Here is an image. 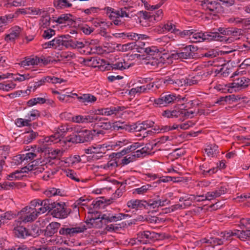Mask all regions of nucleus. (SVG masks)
<instances>
[{
    "label": "nucleus",
    "mask_w": 250,
    "mask_h": 250,
    "mask_svg": "<svg viewBox=\"0 0 250 250\" xmlns=\"http://www.w3.org/2000/svg\"><path fill=\"white\" fill-rule=\"evenodd\" d=\"M152 188V186L151 185L146 184L140 188L135 189L133 193L138 194H144L148 190L151 189Z\"/></svg>",
    "instance_id": "obj_40"
},
{
    "label": "nucleus",
    "mask_w": 250,
    "mask_h": 250,
    "mask_svg": "<svg viewBox=\"0 0 250 250\" xmlns=\"http://www.w3.org/2000/svg\"><path fill=\"white\" fill-rule=\"evenodd\" d=\"M110 65V64H108ZM129 65H127V63L124 62V63L122 62H117L115 63H112L110 64V68L112 70H123L124 69L128 68Z\"/></svg>",
    "instance_id": "obj_37"
},
{
    "label": "nucleus",
    "mask_w": 250,
    "mask_h": 250,
    "mask_svg": "<svg viewBox=\"0 0 250 250\" xmlns=\"http://www.w3.org/2000/svg\"><path fill=\"white\" fill-rule=\"evenodd\" d=\"M66 175L67 177L76 182H79L80 181V179L77 177L76 173L72 170L68 169V170H66Z\"/></svg>",
    "instance_id": "obj_61"
},
{
    "label": "nucleus",
    "mask_w": 250,
    "mask_h": 250,
    "mask_svg": "<svg viewBox=\"0 0 250 250\" xmlns=\"http://www.w3.org/2000/svg\"><path fill=\"white\" fill-rule=\"evenodd\" d=\"M29 9L31 11V13L35 15H41L42 14H44L46 11L44 10V9H39L37 8H29Z\"/></svg>",
    "instance_id": "obj_63"
},
{
    "label": "nucleus",
    "mask_w": 250,
    "mask_h": 250,
    "mask_svg": "<svg viewBox=\"0 0 250 250\" xmlns=\"http://www.w3.org/2000/svg\"><path fill=\"white\" fill-rule=\"evenodd\" d=\"M17 220L15 221L14 225H16V226L14 227L13 230L15 236L19 238H25L27 236H28L29 230L25 227L20 226L21 224L20 223L17 225Z\"/></svg>",
    "instance_id": "obj_13"
},
{
    "label": "nucleus",
    "mask_w": 250,
    "mask_h": 250,
    "mask_svg": "<svg viewBox=\"0 0 250 250\" xmlns=\"http://www.w3.org/2000/svg\"><path fill=\"white\" fill-rule=\"evenodd\" d=\"M201 5L206 10H209L214 13L217 12V9L220 6V3L215 1H209V0H204L201 1ZM215 15V14H213Z\"/></svg>",
    "instance_id": "obj_12"
},
{
    "label": "nucleus",
    "mask_w": 250,
    "mask_h": 250,
    "mask_svg": "<svg viewBox=\"0 0 250 250\" xmlns=\"http://www.w3.org/2000/svg\"><path fill=\"white\" fill-rule=\"evenodd\" d=\"M94 136L91 130H78L66 137L64 141L76 144L87 143L93 140Z\"/></svg>",
    "instance_id": "obj_2"
},
{
    "label": "nucleus",
    "mask_w": 250,
    "mask_h": 250,
    "mask_svg": "<svg viewBox=\"0 0 250 250\" xmlns=\"http://www.w3.org/2000/svg\"><path fill=\"white\" fill-rule=\"evenodd\" d=\"M126 3L127 1H123V5L124 7L120 8L117 10V16L120 17V18L129 17V14L132 12L131 9L132 7L127 5Z\"/></svg>",
    "instance_id": "obj_16"
},
{
    "label": "nucleus",
    "mask_w": 250,
    "mask_h": 250,
    "mask_svg": "<svg viewBox=\"0 0 250 250\" xmlns=\"http://www.w3.org/2000/svg\"><path fill=\"white\" fill-rule=\"evenodd\" d=\"M146 201L141 200H131L127 202V206L128 208L135 209H141L142 208H146Z\"/></svg>",
    "instance_id": "obj_19"
},
{
    "label": "nucleus",
    "mask_w": 250,
    "mask_h": 250,
    "mask_svg": "<svg viewBox=\"0 0 250 250\" xmlns=\"http://www.w3.org/2000/svg\"><path fill=\"white\" fill-rule=\"evenodd\" d=\"M47 81L46 77H43L40 81L35 82L33 83H32L30 85H29L28 87V89H27V90L30 91L31 89L33 88V90L35 91L38 87L44 84Z\"/></svg>",
    "instance_id": "obj_42"
},
{
    "label": "nucleus",
    "mask_w": 250,
    "mask_h": 250,
    "mask_svg": "<svg viewBox=\"0 0 250 250\" xmlns=\"http://www.w3.org/2000/svg\"><path fill=\"white\" fill-rule=\"evenodd\" d=\"M126 226V224L125 222H122L119 224H111L109 225H107L106 227V229L108 231H117L119 230L120 229H122L123 228L125 227Z\"/></svg>",
    "instance_id": "obj_44"
},
{
    "label": "nucleus",
    "mask_w": 250,
    "mask_h": 250,
    "mask_svg": "<svg viewBox=\"0 0 250 250\" xmlns=\"http://www.w3.org/2000/svg\"><path fill=\"white\" fill-rule=\"evenodd\" d=\"M216 32H206L203 33L204 41H215Z\"/></svg>",
    "instance_id": "obj_53"
},
{
    "label": "nucleus",
    "mask_w": 250,
    "mask_h": 250,
    "mask_svg": "<svg viewBox=\"0 0 250 250\" xmlns=\"http://www.w3.org/2000/svg\"><path fill=\"white\" fill-rule=\"evenodd\" d=\"M161 28L160 30L158 29V31L160 33L164 32L166 31L171 32L175 34H178L179 31V30L176 29L175 25L171 22H167L166 24L162 25V26H160Z\"/></svg>",
    "instance_id": "obj_24"
},
{
    "label": "nucleus",
    "mask_w": 250,
    "mask_h": 250,
    "mask_svg": "<svg viewBox=\"0 0 250 250\" xmlns=\"http://www.w3.org/2000/svg\"><path fill=\"white\" fill-rule=\"evenodd\" d=\"M13 214L11 211H7L2 215H0V220H1V222L4 223L6 220H11L13 218Z\"/></svg>",
    "instance_id": "obj_58"
},
{
    "label": "nucleus",
    "mask_w": 250,
    "mask_h": 250,
    "mask_svg": "<svg viewBox=\"0 0 250 250\" xmlns=\"http://www.w3.org/2000/svg\"><path fill=\"white\" fill-rule=\"evenodd\" d=\"M40 214L36 208L26 206L19 213L20 216L16 222L18 224L19 223L21 224L22 222L26 223L33 222L36 219Z\"/></svg>",
    "instance_id": "obj_4"
},
{
    "label": "nucleus",
    "mask_w": 250,
    "mask_h": 250,
    "mask_svg": "<svg viewBox=\"0 0 250 250\" xmlns=\"http://www.w3.org/2000/svg\"><path fill=\"white\" fill-rule=\"evenodd\" d=\"M250 20H247V19H242L239 17H232L228 20V22L230 23H234L235 24H238L241 23H244L246 24L247 22H250Z\"/></svg>",
    "instance_id": "obj_45"
},
{
    "label": "nucleus",
    "mask_w": 250,
    "mask_h": 250,
    "mask_svg": "<svg viewBox=\"0 0 250 250\" xmlns=\"http://www.w3.org/2000/svg\"><path fill=\"white\" fill-rule=\"evenodd\" d=\"M87 228L84 225L77 227H70L68 225H63L59 230V233L66 237H71L76 234L83 232Z\"/></svg>",
    "instance_id": "obj_6"
},
{
    "label": "nucleus",
    "mask_w": 250,
    "mask_h": 250,
    "mask_svg": "<svg viewBox=\"0 0 250 250\" xmlns=\"http://www.w3.org/2000/svg\"><path fill=\"white\" fill-rule=\"evenodd\" d=\"M67 36L69 35H63L55 38L52 40V43L54 44V48H57L61 46H65L68 48V40H64L67 39Z\"/></svg>",
    "instance_id": "obj_20"
},
{
    "label": "nucleus",
    "mask_w": 250,
    "mask_h": 250,
    "mask_svg": "<svg viewBox=\"0 0 250 250\" xmlns=\"http://www.w3.org/2000/svg\"><path fill=\"white\" fill-rule=\"evenodd\" d=\"M147 205H146V208H148L149 207L150 208H159L158 201L157 200L151 199L148 201H146Z\"/></svg>",
    "instance_id": "obj_55"
},
{
    "label": "nucleus",
    "mask_w": 250,
    "mask_h": 250,
    "mask_svg": "<svg viewBox=\"0 0 250 250\" xmlns=\"http://www.w3.org/2000/svg\"><path fill=\"white\" fill-rule=\"evenodd\" d=\"M54 5L57 9H62L65 7H70L72 4L67 0H54Z\"/></svg>",
    "instance_id": "obj_32"
},
{
    "label": "nucleus",
    "mask_w": 250,
    "mask_h": 250,
    "mask_svg": "<svg viewBox=\"0 0 250 250\" xmlns=\"http://www.w3.org/2000/svg\"><path fill=\"white\" fill-rule=\"evenodd\" d=\"M198 47L192 45H187L181 48L179 51L171 54V58L173 59H190L196 57Z\"/></svg>",
    "instance_id": "obj_3"
},
{
    "label": "nucleus",
    "mask_w": 250,
    "mask_h": 250,
    "mask_svg": "<svg viewBox=\"0 0 250 250\" xmlns=\"http://www.w3.org/2000/svg\"><path fill=\"white\" fill-rule=\"evenodd\" d=\"M110 20L112 21L113 23L117 26L123 27L125 25V22L124 21L120 19V17L114 15V16H110Z\"/></svg>",
    "instance_id": "obj_48"
},
{
    "label": "nucleus",
    "mask_w": 250,
    "mask_h": 250,
    "mask_svg": "<svg viewBox=\"0 0 250 250\" xmlns=\"http://www.w3.org/2000/svg\"><path fill=\"white\" fill-rule=\"evenodd\" d=\"M61 224L58 222H51L46 227L44 230V235L46 237H51L53 236L58 231L60 227Z\"/></svg>",
    "instance_id": "obj_17"
},
{
    "label": "nucleus",
    "mask_w": 250,
    "mask_h": 250,
    "mask_svg": "<svg viewBox=\"0 0 250 250\" xmlns=\"http://www.w3.org/2000/svg\"><path fill=\"white\" fill-rule=\"evenodd\" d=\"M25 134L23 140V143L25 144L30 143L38 136V133L33 130L27 132Z\"/></svg>",
    "instance_id": "obj_28"
},
{
    "label": "nucleus",
    "mask_w": 250,
    "mask_h": 250,
    "mask_svg": "<svg viewBox=\"0 0 250 250\" xmlns=\"http://www.w3.org/2000/svg\"><path fill=\"white\" fill-rule=\"evenodd\" d=\"M161 57H152L151 59H149L147 64H149L154 67H158L160 64H161Z\"/></svg>",
    "instance_id": "obj_49"
},
{
    "label": "nucleus",
    "mask_w": 250,
    "mask_h": 250,
    "mask_svg": "<svg viewBox=\"0 0 250 250\" xmlns=\"http://www.w3.org/2000/svg\"><path fill=\"white\" fill-rule=\"evenodd\" d=\"M228 231H224L220 233V237L221 238H213V237H210L209 239L205 238L203 239H202L199 241H197V243L198 244H208L210 246H213V245H220L223 244L224 241L230 240V239H225V237L223 236V233H227Z\"/></svg>",
    "instance_id": "obj_9"
},
{
    "label": "nucleus",
    "mask_w": 250,
    "mask_h": 250,
    "mask_svg": "<svg viewBox=\"0 0 250 250\" xmlns=\"http://www.w3.org/2000/svg\"><path fill=\"white\" fill-rule=\"evenodd\" d=\"M89 214L90 221L95 223L94 227L97 228H101L103 223L117 222L129 217L128 214L122 213H113L111 211H107L102 215L98 211L89 212Z\"/></svg>",
    "instance_id": "obj_1"
},
{
    "label": "nucleus",
    "mask_w": 250,
    "mask_h": 250,
    "mask_svg": "<svg viewBox=\"0 0 250 250\" xmlns=\"http://www.w3.org/2000/svg\"><path fill=\"white\" fill-rule=\"evenodd\" d=\"M250 82V79H247L246 77H242L234 80V81L229 84V87L230 88L239 87H242L246 88L248 86L249 83Z\"/></svg>",
    "instance_id": "obj_18"
},
{
    "label": "nucleus",
    "mask_w": 250,
    "mask_h": 250,
    "mask_svg": "<svg viewBox=\"0 0 250 250\" xmlns=\"http://www.w3.org/2000/svg\"><path fill=\"white\" fill-rule=\"evenodd\" d=\"M205 152L208 156L213 157L219 152L218 146L215 144L208 146L207 148L205 149Z\"/></svg>",
    "instance_id": "obj_31"
},
{
    "label": "nucleus",
    "mask_w": 250,
    "mask_h": 250,
    "mask_svg": "<svg viewBox=\"0 0 250 250\" xmlns=\"http://www.w3.org/2000/svg\"><path fill=\"white\" fill-rule=\"evenodd\" d=\"M21 32V28L18 26H14L11 29L10 33L5 36V40L8 41H14L18 38Z\"/></svg>",
    "instance_id": "obj_21"
},
{
    "label": "nucleus",
    "mask_w": 250,
    "mask_h": 250,
    "mask_svg": "<svg viewBox=\"0 0 250 250\" xmlns=\"http://www.w3.org/2000/svg\"><path fill=\"white\" fill-rule=\"evenodd\" d=\"M112 125L113 130H119V129H123L128 131H131L132 129L131 126L120 122H116L113 124H112Z\"/></svg>",
    "instance_id": "obj_27"
},
{
    "label": "nucleus",
    "mask_w": 250,
    "mask_h": 250,
    "mask_svg": "<svg viewBox=\"0 0 250 250\" xmlns=\"http://www.w3.org/2000/svg\"><path fill=\"white\" fill-rule=\"evenodd\" d=\"M51 22V18L48 12H46L43 14L41 19L40 25L41 27L44 28L50 26Z\"/></svg>",
    "instance_id": "obj_35"
},
{
    "label": "nucleus",
    "mask_w": 250,
    "mask_h": 250,
    "mask_svg": "<svg viewBox=\"0 0 250 250\" xmlns=\"http://www.w3.org/2000/svg\"><path fill=\"white\" fill-rule=\"evenodd\" d=\"M76 18L70 14H62L57 19L54 20L53 22L59 24L67 23V25H72L75 22Z\"/></svg>",
    "instance_id": "obj_11"
},
{
    "label": "nucleus",
    "mask_w": 250,
    "mask_h": 250,
    "mask_svg": "<svg viewBox=\"0 0 250 250\" xmlns=\"http://www.w3.org/2000/svg\"><path fill=\"white\" fill-rule=\"evenodd\" d=\"M163 11L162 10H158L155 13L152 12V21H159L162 18Z\"/></svg>",
    "instance_id": "obj_64"
},
{
    "label": "nucleus",
    "mask_w": 250,
    "mask_h": 250,
    "mask_svg": "<svg viewBox=\"0 0 250 250\" xmlns=\"http://www.w3.org/2000/svg\"><path fill=\"white\" fill-rule=\"evenodd\" d=\"M44 194L48 197H51L56 195H62L61 191L60 189H57L54 188H50L44 192Z\"/></svg>",
    "instance_id": "obj_43"
},
{
    "label": "nucleus",
    "mask_w": 250,
    "mask_h": 250,
    "mask_svg": "<svg viewBox=\"0 0 250 250\" xmlns=\"http://www.w3.org/2000/svg\"><path fill=\"white\" fill-rule=\"evenodd\" d=\"M98 117V116H97V115H89L84 116V123H96Z\"/></svg>",
    "instance_id": "obj_59"
},
{
    "label": "nucleus",
    "mask_w": 250,
    "mask_h": 250,
    "mask_svg": "<svg viewBox=\"0 0 250 250\" xmlns=\"http://www.w3.org/2000/svg\"><path fill=\"white\" fill-rule=\"evenodd\" d=\"M142 49L147 55L152 57L154 56L156 57H160L159 51L155 46L146 47V48H143Z\"/></svg>",
    "instance_id": "obj_29"
},
{
    "label": "nucleus",
    "mask_w": 250,
    "mask_h": 250,
    "mask_svg": "<svg viewBox=\"0 0 250 250\" xmlns=\"http://www.w3.org/2000/svg\"><path fill=\"white\" fill-rule=\"evenodd\" d=\"M80 29L86 35H89L94 30L93 27L89 26L87 24H84L82 26H80Z\"/></svg>",
    "instance_id": "obj_56"
},
{
    "label": "nucleus",
    "mask_w": 250,
    "mask_h": 250,
    "mask_svg": "<svg viewBox=\"0 0 250 250\" xmlns=\"http://www.w3.org/2000/svg\"><path fill=\"white\" fill-rule=\"evenodd\" d=\"M185 99V97L181 99L179 95H176L174 93L167 92L162 94L159 98L154 99V104L159 107H164L169 104L179 102L181 100L184 101Z\"/></svg>",
    "instance_id": "obj_5"
},
{
    "label": "nucleus",
    "mask_w": 250,
    "mask_h": 250,
    "mask_svg": "<svg viewBox=\"0 0 250 250\" xmlns=\"http://www.w3.org/2000/svg\"><path fill=\"white\" fill-rule=\"evenodd\" d=\"M123 108L124 107L116 106L111 107L110 108L102 109L99 110V114L107 116L116 115L119 111L122 110Z\"/></svg>",
    "instance_id": "obj_23"
},
{
    "label": "nucleus",
    "mask_w": 250,
    "mask_h": 250,
    "mask_svg": "<svg viewBox=\"0 0 250 250\" xmlns=\"http://www.w3.org/2000/svg\"><path fill=\"white\" fill-rule=\"evenodd\" d=\"M55 202L51 201L50 199H45L40 201L41 207L37 208L39 212L41 213H44L46 211H50L52 210V208Z\"/></svg>",
    "instance_id": "obj_15"
},
{
    "label": "nucleus",
    "mask_w": 250,
    "mask_h": 250,
    "mask_svg": "<svg viewBox=\"0 0 250 250\" xmlns=\"http://www.w3.org/2000/svg\"><path fill=\"white\" fill-rule=\"evenodd\" d=\"M46 102V100L43 98H35L30 99L27 102L28 106H33L37 104H44Z\"/></svg>",
    "instance_id": "obj_46"
},
{
    "label": "nucleus",
    "mask_w": 250,
    "mask_h": 250,
    "mask_svg": "<svg viewBox=\"0 0 250 250\" xmlns=\"http://www.w3.org/2000/svg\"><path fill=\"white\" fill-rule=\"evenodd\" d=\"M112 199L106 200L104 197H101L95 201L94 206L95 208H104L105 205L110 204L112 202Z\"/></svg>",
    "instance_id": "obj_34"
},
{
    "label": "nucleus",
    "mask_w": 250,
    "mask_h": 250,
    "mask_svg": "<svg viewBox=\"0 0 250 250\" xmlns=\"http://www.w3.org/2000/svg\"><path fill=\"white\" fill-rule=\"evenodd\" d=\"M30 122L31 120L27 118L25 119L18 118L16 120L15 124L18 127H22L29 125Z\"/></svg>",
    "instance_id": "obj_52"
},
{
    "label": "nucleus",
    "mask_w": 250,
    "mask_h": 250,
    "mask_svg": "<svg viewBox=\"0 0 250 250\" xmlns=\"http://www.w3.org/2000/svg\"><path fill=\"white\" fill-rule=\"evenodd\" d=\"M71 209L65 207L64 203L62 204L55 202L52 209L51 214L53 217L59 219H63L67 217Z\"/></svg>",
    "instance_id": "obj_7"
},
{
    "label": "nucleus",
    "mask_w": 250,
    "mask_h": 250,
    "mask_svg": "<svg viewBox=\"0 0 250 250\" xmlns=\"http://www.w3.org/2000/svg\"><path fill=\"white\" fill-rule=\"evenodd\" d=\"M37 155L34 152H29L27 153L25 155L23 154L22 155H20L19 156H16L17 158H19L21 160V162L23 161H30L33 160L36 157Z\"/></svg>",
    "instance_id": "obj_39"
},
{
    "label": "nucleus",
    "mask_w": 250,
    "mask_h": 250,
    "mask_svg": "<svg viewBox=\"0 0 250 250\" xmlns=\"http://www.w3.org/2000/svg\"><path fill=\"white\" fill-rule=\"evenodd\" d=\"M145 43L144 42H142L141 41H137L136 42H133L129 44H127L125 45L124 46L125 47V49H126V47L128 46V48H131L132 49H136L138 50V52L140 53H143L144 52L143 48H146L145 47Z\"/></svg>",
    "instance_id": "obj_25"
},
{
    "label": "nucleus",
    "mask_w": 250,
    "mask_h": 250,
    "mask_svg": "<svg viewBox=\"0 0 250 250\" xmlns=\"http://www.w3.org/2000/svg\"><path fill=\"white\" fill-rule=\"evenodd\" d=\"M202 77L200 75L195 76L190 78H186L185 79L186 86H191L197 84L201 80Z\"/></svg>",
    "instance_id": "obj_33"
},
{
    "label": "nucleus",
    "mask_w": 250,
    "mask_h": 250,
    "mask_svg": "<svg viewBox=\"0 0 250 250\" xmlns=\"http://www.w3.org/2000/svg\"><path fill=\"white\" fill-rule=\"evenodd\" d=\"M156 146L154 145V144L151 143H147L145 145V146L141 148L142 150L144 152V153L146 156L151 154V151L153 149V148Z\"/></svg>",
    "instance_id": "obj_50"
},
{
    "label": "nucleus",
    "mask_w": 250,
    "mask_h": 250,
    "mask_svg": "<svg viewBox=\"0 0 250 250\" xmlns=\"http://www.w3.org/2000/svg\"><path fill=\"white\" fill-rule=\"evenodd\" d=\"M84 62H91V65L94 67L99 65H104L105 63V60L101 59L98 57H93L90 58H88L86 60H85Z\"/></svg>",
    "instance_id": "obj_30"
},
{
    "label": "nucleus",
    "mask_w": 250,
    "mask_h": 250,
    "mask_svg": "<svg viewBox=\"0 0 250 250\" xmlns=\"http://www.w3.org/2000/svg\"><path fill=\"white\" fill-rule=\"evenodd\" d=\"M40 116V112L38 110L34 109L32 110L25 117L27 119H30L31 121L34 120L37 117Z\"/></svg>",
    "instance_id": "obj_54"
},
{
    "label": "nucleus",
    "mask_w": 250,
    "mask_h": 250,
    "mask_svg": "<svg viewBox=\"0 0 250 250\" xmlns=\"http://www.w3.org/2000/svg\"><path fill=\"white\" fill-rule=\"evenodd\" d=\"M203 32H197L196 30H193V34L192 35L191 37H190V39L191 42H201L204 41V37H203Z\"/></svg>",
    "instance_id": "obj_38"
},
{
    "label": "nucleus",
    "mask_w": 250,
    "mask_h": 250,
    "mask_svg": "<svg viewBox=\"0 0 250 250\" xmlns=\"http://www.w3.org/2000/svg\"><path fill=\"white\" fill-rule=\"evenodd\" d=\"M46 81L47 83H62L65 82L66 81L63 79L55 77L54 76H46Z\"/></svg>",
    "instance_id": "obj_51"
},
{
    "label": "nucleus",
    "mask_w": 250,
    "mask_h": 250,
    "mask_svg": "<svg viewBox=\"0 0 250 250\" xmlns=\"http://www.w3.org/2000/svg\"><path fill=\"white\" fill-rule=\"evenodd\" d=\"M223 234V235L222 236L226 239L231 240L232 236H236L241 240L245 241L248 238H249L250 229H247L246 230H235L234 232L229 230L228 231L227 233H225Z\"/></svg>",
    "instance_id": "obj_8"
},
{
    "label": "nucleus",
    "mask_w": 250,
    "mask_h": 250,
    "mask_svg": "<svg viewBox=\"0 0 250 250\" xmlns=\"http://www.w3.org/2000/svg\"><path fill=\"white\" fill-rule=\"evenodd\" d=\"M127 38L128 39L134 40V41H138L142 40L144 39H147L148 38V37L146 35L144 34H139L135 33H127Z\"/></svg>",
    "instance_id": "obj_36"
},
{
    "label": "nucleus",
    "mask_w": 250,
    "mask_h": 250,
    "mask_svg": "<svg viewBox=\"0 0 250 250\" xmlns=\"http://www.w3.org/2000/svg\"><path fill=\"white\" fill-rule=\"evenodd\" d=\"M79 102L83 103L85 104L86 103H93L97 100V98L90 94H83L80 97H78Z\"/></svg>",
    "instance_id": "obj_26"
},
{
    "label": "nucleus",
    "mask_w": 250,
    "mask_h": 250,
    "mask_svg": "<svg viewBox=\"0 0 250 250\" xmlns=\"http://www.w3.org/2000/svg\"><path fill=\"white\" fill-rule=\"evenodd\" d=\"M94 126L98 128H100L105 130H108L112 129V123L107 121L105 118H102L98 116L97 120Z\"/></svg>",
    "instance_id": "obj_14"
},
{
    "label": "nucleus",
    "mask_w": 250,
    "mask_h": 250,
    "mask_svg": "<svg viewBox=\"0 0 250 250\" xmlns=\"http://www.w3.org/2000/svg\"><path fill=\"white\" fill-rule=\"evenodd\" d=\"M62 137V133H60L58 131L50 136L45 137L44 138L43 143H46V144L43 145L42 146L38 147L37 151L42 152H44L46 149L45 146V145H48L51 142L57 143L61 141V138Z\"/></svg>",
    "instance_id": "obj_10"
},
{
    "label": "nucleus",
    "mask_w": 250,
    "mask_h": 250,
    "mask_svg": "<svg viewBox=\"0 0 250 250\" xmlns=\"http://www.w3.org/2000/svg\"><path fill=\"white\" fill-rule=\"evenodd\" d=\"M39 230H41L37 226H32L31 230L29 231V236H32L35 237L39 235Z\"/></svg>",
    "instance_id": "obj_60"
},
{
    "label": "nucleus",
    "mask_w": 250,
    "mask_h": 250,
    "mask_svg": "<svg viewBox=\"0 0 250 250\" xmlns=\"http://www.w3.org/2000/svg\"><path fill=\"white\" fill-rule=\"evenodd\" d=\"M218 52L215 49H210L203 54L204 57L212 58L218 55Z\"/></svg>",
    "instance_id": "obj_57"
},
{
    "label": "nucleus",
    "mask_w": 250,
    "mask_h": 250,
    "mask_svg": "<svg viewBox=\"0 0 250 250\" xmlns=\"http://www.w3.org/2000/svg\"><path fill=\"white\" fill-rule=\"evenodd\" d=\"M154 122L152 121H145L142 122L141 123L136 125L134 127V130L136 132H139L142 131H145L147 128L153 126Z\"/></svg>",
    "instance_id": "obj_22"
},
{
    "label": "nucleus",
    "mask_w": 250,
    "mask_h": 250,
    "mask_svg": "<svg viewBox=\"0 0 250 250\" xmlns=\"http://www.w3.org/2000/svg\"><path fill=\"white\" fill-rule=\"evenodd\" d=\"M84 46V44L82 42L76 40H68V48L71 47L73 48H82Z\"/></svg>",
    "instance_id": "obj_41"
},
{
    "label": "nucleus",
    "mask_w": 250,
    "mask_h": 250,
    "mask_svg": "<svg viewBox=\"0 0 250 250\" xmlns=\"http://www.w3.org/2000/svg\"><path fill=\"white\" fill-rule=\"evenodd\" d=\"M138 16L141 19H143L144 20H148L149 21H152V12H147L146 11H139L138 13Z\"/></svg>",
    "instance_id": "obj_47"
},
{
    "label": "nucleus",
    "mask_w": 250,
    "mask_h": 250,
    "mask_svg": "<svg viewBox=\"0 0 250 250\" xmlns=\"http://www.w3.org/2000/svg\"><path fill=\"white\" fill-rule=\"evenodd\" d=\"M55 34V31L52 29H48L44 31L42 37L44 39H49Z\"/></svg>",
    "instance_id": "obj_62"
}]
</instances>
